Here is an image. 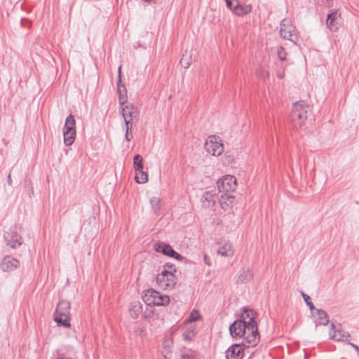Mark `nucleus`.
Returning a JSON list of instances; mask_svg holds the SVG:
<instances>
[{"label": "nucleus", "instance_id": "f257e3e1", "mask_svg": "<svg viewBox=\"0 0 359 359\" xmlns=\"http://www.w3.org/2000/svg\"><path fill=\"white\" fill-rule=\"evenodd\" d=\"M256 313L251 309H244L241 319L235 320L229 327L233 338L243 337V344L247 347L256 346L260 339L256 321Z\"/></svg>", "mask_w": 359, "mask_h": 359}, {"label": "nucleus", "instance_id": "f03ea898", "mask_svg": "<svg viewBox=\"0 0 359 359\" xmlns=\"http://www.w3.org/2000/svg\"><path fill=\"white\" fill-rule=\"evenodd\" d=\"M309 106L304 101L295 102L291 111V122L294 128H301L308 118Z\"/></svg>", "mask_w": 359, "mask_h": 359}, {"label": "nucleus", "instance_id": "7ed1b4c3", "mask_svg": "<svg viewBox=\"0 0 359 359\" xmlns=\"http://www.w3.org/2000/svg\"><path fill=\"white\" fill-rule=\"evenodd\" d=\"M174 272H176V269H172V266L165 265L164 269L156 276L158 286L163 290H172L176 284Z\"/></svg>", "mask_w": 359, "mask_h": 359}, {"label": "nucleus", "instance_id": "20e7f679", "mask_svg": "<svg viewBox=\"0 0 359 359\" xmlns=\"http://www.w3.org/2000/svg\"><path fill=\"white\" fill-rule=\"evenodd\" d=\"M70 303L66 300H60L57 304L55 315L54 320L60 326L64 327H70Z\"/></svg>", "mask_w": 359, "mask_h": 359}, {"label": "nucleus", "instance_id": "39448f33", "mask_svg": "<svg viewBox=\"0 0 359 359\" xmlns=\"http://www.w3.org/2000/svg\"><path fill=\"white\" fill-rule=\"evenodd\" d=\"M142 299L149 306H167L170 303L168 295L162 294L154 289H149L145 291Z\"/></svg>", "mask_w": 359, "mask_h": 359}, {"label": "nucleus", "instance_id": "423d86ee", "mask_svg": "<svg viewBox=\"0 0 359 359\" xmlns=\"http://www.w3.org/2000/svg\"><path fill=\"white\" fill-rule=\"evenodd\" d=\"M121 112L126 127V135H128L131 132L133 123L138 120L139 110L137 107L128 104L122 108Z\"/></svg>", "mask_w": 359, "mask_h": 359}, {"label": "nucleus", "instance_id": "0eeeda50", "mask_svg": "<svg viewBox=\"0 0 359 359\" xmlns=\"http://www.w3.org/2000/svg\"><path fill=\"white\" fill-rule=\"evenodd\" d=\"M280 36L294 43H297V33L295 27L292 24L289 19H283L280 25Z\"/></svg>", "mask_w": 359, "mask_h": 359}, {"label": "nucleus", "instance_id": "6e6552de", "mask_svg": "<svg viewBox=\"0 0 359 359\" xmlns=\"http://www.w3.org/2000/svg\"><path fill=\"white\" fill-rule=\"evenodd\" d=\"M205 149L212 156H219L224 151V146L219 136H208L205 140Z\"/></svg>", "mask_w": 359, "mask_h": 359}, {"label": "nucleus", "instance_id": "1a4fd4ad", "mask_svg": "<svg viewBox=\"0 0 359 359\" xmlns=\"http://www.w3.org/2000/svg\"><path fill=\"white\" fill-rule=\"evenodd\" d=\"M236 179L233 175H226L217 181L219 192H232L236 189Z\"/></svg>", "mask_w": 359, "mask_h": 359}, {"label": "nucleus", "instance_id": "9d476101", "mask_svg": "<svg viewBox=\"0 0 359 359\" xmlns=\"http://www.w3.org/2000/svg\"><path fill=\"white\" fill-rule=\"evenodd\" d=\"M330 339L337 341H349L351 334L343 329H336L334 323H331L329 330Z\"/></svg>", "mask_w": 359, "mask_h": 359}, {"label": "nucleus", "instance_id": "9b49d317", "mask_svg": "<svg viewBox=\"0 0 359 359\" xmlns=\"http://www.w3.org/2000/svg\"><path fill=\"white\" fill-rule=\"evenodd\" d=\"M243 346H245L243 342L231 345L225 352L226 359H243L244 355Z\"/></svg>", "mask_w": 359, "mask_h": 359}, {"label": "nucleus", "instance_id": "f8f14e48", "mask_svg": "<svg viewBox=\"0 0 359 359\" xmlns=\"http://www.w3.org/2000/svg\"><path fill=\"white\" fill-rule=\"evenodd\" d=\"M154 247L157 252H161L165 255L175 258L177 260L182 259V256L176 251H175L168 244H165L164 243H156Z\"/></svg>", "mask_w": 359, "mask_h": 359}, {"label": "nucleus", "instance_id": "ddd939ff", "mask_svg": "<svg viewBox=\"0 0 359 359\" xmlns=\"http://www.w3.org/2000/svg\"><path fill=\"white\" fill-rule=\"evenodd\" d=\"M6 245L12 248H16L22 244L21 236L14 231H9L4 234Z\"/></svg>", "mask_w": 359, "mask_h": 359}, {"label": "nucleus", "instance_id": "4468645a", "mask_svg": "<svg viewBox=\"0 0 359 359\" xmlns=\"http://www.w3.org/2000/svg\"><path fill=\"white\" fill-rule=\"evenodd\" d=\"M341 13L338 10L333 11L327 15V26L332 32H337L339 29V20Z\"/></svg>", "mask_w": 359, "mask_h": 359}, {"label": "nucleus", "instance_id": "2eb2a0df", "mask_svg": "<svg viewBox=\"0 0 359 359\" xmlns=\"http://www.w3.org/2000/svg\"><path fill=\"white\" fill-rule=\"evenodd\" d=\"M19 265L20 262L18 259L6 256L2 259L0 266L4 271H11L17 269Z\"/></svg>", "mask_w": 359, "mask_h": 359}, {"label": "nucleus", "instance_id": "dca6fc26", "mask_svg": "<svg viewBox=\"0 0 359 359\" xmlns=\"http://www.w3.org/2000/svg\"><path fill=\"white\" fill-rule=\"evenodd\" d=\"M63 135H76L75 119L72 114H69L66 118Z\"/></svg>", "mask_w": 359, "mask_h": 359}, {"label": "nucleus", "instance_id": "f3484780", "mask_svg": "<svg viewBox=\"0 0 359 359\" xmlns=\"http://www.w3.org/2000/svg\"><path fill=\"white\" fill-rule=\"evenodd\" d=\"M312 313L317 317V323L323 325H327L329 323V317L325 311L316 309Z\"/></svg>", "mask_w": 359, "mask_h": 359}, {"label": "nucleus", "instance_id": "a211bd4d", "mask_svg": "<svg viewBox=\"0 0 359 359\" xmlns=\"http://www.w3.org/2000/svg\"><path fill=\"white\" fill-rule=\"evenodd\" d=\"M217 253L222 257H230L233 255L232 245L229 242H225L217 250Z\"/></svg>", "mask_w": 359, "mask_h": 359}, {"label": "nucleus", "instance_id": "6ab92c4d", "mask_svg": "<svg viewBox=\"0 0 359 359\" xmlns=\"http://www.w3.org/2000/svg\"><path fill=\"white\" fill-rule=\"evenodd\" d=\"M253 278V273L250 269H243L240 271L237 281L239 283H246Z\"/></svg>", "mask_w": 359, "mask_h": 359}, {"label": "nucleus", "instance_id": "aec40b11", "mask_svg": "<svg viewBox=\"0 0 359 359\" xmlns=\"http://www.w3.org/2000/svg\"><path fill=\"white\" fill-rule=\"evenodd\" d=\"M252 11V6L250 5H241L236 2V4L233 7V12L237 15H244Z\"/></svg>", "mask_w": 359, "mask_h": 359}, {"label": "nucleus", "instance_id": "412c9836", "mask_svg": "<svg viewBox=\"0 0 359 359\" xmlns=\"http://www.w3.org/2000/svg\"><path fill=\"white\" fill-rule=\"evenodd\" d=\"M130 316L133 318H137L142 313V309L140 302H133L130 306Z\"/></svg>", "mask_w": 359, "mask_h": 359}, {"label": "nucleus", "instance_id": "4be33fe9", "mask_svg": "<svg viewBox=\"0 0 359 359\" xmlns=\"http://www.w3.org/2000/svg\"><path fill=\"white\" fill-rule=\"evenodd\" d=\"M117 92L119 95V103L121 105H123L127 101V90L124 86L121 84V82H118Z\"/></svg>", "mask_w": 359, "mask_h": 359}, {"label": "nucleus", "instance_id": "5701e85b", "mask_svg": "<svg viewBox=\"0 0 359 359\" xmlns=\"http://www.w3.org/2000/svg\"><path fill=\"white\" fill-rule=\"evenodd\" d=\"M196 332H197L196 326H191L183 332V340L187 342L191 341L193 339V338L196 336Z\"/></svg>", "mask_w": 359, "mask_h": 359}, {"label": "nucleus", "instance_id": "b1692460", "mask_svg": "<svg viewBox=\"0 0 359 359\" xmlns=\"http://www.w3.org/2000/svg\"><path fill=\"white\" fill-rule=\"evenodd\" d=\"M135 182L138 184H144L148 181V175L146 172L142 170H135Z\"/></svg>", "mask_w": 359, "mask_h": 359}, {"label": "nucleus", "instance_id": "393cba45", "mask_svg": "<svg viewBox=\"0 0 359 359\" xmlns=\"http://www.w3.org/2000/svg\"><path fill=\"white\" fill-rule=\"evenodd\" d=\"M150 204L151 205V208H152L154 212L156 214H157L161 209V198L158 197H155V196L152 197L150 199Z\"/></svg>", "mask_w": 359, "mask_h": 359}, {"label": "nucleus", "instance_id": "a878e982", "mask_svg": "<svg viewBox=\"0 0 359 359\" xmlns=\"http://www.w3.org/2000/svg\"><path fill=\"white\" fill-rule=\"evenodd\" d=\"M201 318L199 312L196 310H193L189 314V317L184 320L185 324L191 323L197 321Z\"/></svg>", "mask_w": 359, "mask_h": 359}, {"label": "nucleus", "instance_id": "bb28decb", "mask_svg": "<svg viewBox=\"0 0 359 359\" xmlns=\"http://www.w3.org/2000/svg\"><path fill=\"white\" fill-rule=\"evenodd\" d=\"M142 157L140 154H136L133 158V166L135 170H142L143 163Z\"/></svg>", "mask_w": 359, "mask_h": 359}, {"label": "nucleus", "instance_id": "cd10ccee", "mask_svg": "<svg viewBox=\"0 0 359 359\" xmlns=\"http://www.w3.org/2000/svg\"><path fill=\"white\" fill-rule=\"evenodd\" d=\"M204 203H208V205L215 203V194L212 191H206L203 196Z\"/></svg>", "mask_w": 359, "mask_h": 359}, {"label": "nucleus", "instance_id": "c85d7f7f", "mask_svg": "<svg viewBox=\"0 0 359 359\" xmlns=\"http://www.w3.org/2000/svg\"><path fill=\"white\" fill-rule=\"evenodd\" d=\"M192 62L191 57L189 55H183L182 57L180 60L181 65L185 68L187 69L190 67L191 64Z\"/></svg>", "mask_w": 359, "mask_h": 359}, {"label": "nucleus", "instance_id": "c756f323", "mask_svg": "<svg viewBox=\"0 0 359 359\" xmlns=\"http://www.w3.org/2000/svg\"><path fill=\"white\" fill-rule=\"evenodd\" d=\"M302 296L304 302H306V305L309 307V309L313 312L316 309V308L313 303L311 302L310 297L308 294H305L304 292H302Z\"/></svg>", "mask_w": 359, "mask_h": 359}, {"label": "nucleus", "instance_id": "7c9ffc66", "mask_svg": "<svg viewBox=\"0 0 359 359\" xmlns=\"http://www.w3.org/2000/svg\"><path fill=\"white\" fill-rule=\"evenodd\" d=\"M277 53L280 60H287L286 56L287 53L285 52L283 47L280 46L278 48Z\"/></svg>", "mask_w": 359, "mask_h": 359}, {"label": "nucleus", "instance_id": "2f4dec72", "mask_svg": "<svg viewBox=\"0 0 359 359\" xmlns=\"http://www.w3.org/2000/svg\"><path fill=\"white\" fill-rule=\"evenodd\" d=\"M64 137V143L67 146L72 145L75 141L76 136H63Z\"/></svg>", "mask_w": 359, "mask_h": 359}, {"label": "nucleus", "instance_id": "473e14b6", "mask_svg": "<svg viewBox=\"0 0 359 359\" xmlns=\"http://www.w3.org/2000/svg\"><path fill=\"white\" fill-rule=\"evenodd\" d=\"M194 355L193 353H185L182 355V359H194Z\"/></svg>", "mask_w": 359, "mask_h": 359}, {"label": "nucleus", "instance_id": "72a5a7b5", "mask_svg": "<svg viewBox=\"0 0 359 359\" xmlns=\"http://www.w3.org/2000/svg\"><path fill=\"white\" fill-rule=\"evenodd\" d=\"M226 3L227 7L233 11V7L235 6L233 2L231 0H226Z\"/></svg>", "mask_w": 359, "mask_h": 359}, {"label": "nucleus", "instance_id": "f704fd0d", "mask_svg": "<svg viewBox=\"0 0 359 359\" xmlns=\"http://www.w3.org/2000/svg\"><path fill=\"white\" fill-rule=\"evenodd\" d=\"M203 259H204V262L205 263L208 265V266H210L211 265V263H210V257H208L207 255H204L203 256Z\"/></svg>", "mask_w": 359, "mask_h": 359}, {"label": "nucleus", "instance_id": "c9c22d12", "mask_svg": "<svg viewBox=\"0 0 359 359\" xmlns=\"http://www.w3.org/2000/svg\"><path fill=\"white\" fill-rule=\"evenodd\" d=\"M347 344L350 346H351L355 350V351L358 353L359 351V346L351 341H348Z\"/></svg>", "mask_w": 359, "mask_h": 359}, {"label": "nucleus", "instance_id": "e433bc0d", "mask_svg": "<svg viewBox=\"0 0 359 359\" xmlns=\"http://www.w3.org/2000/svg\"><path fill=\"white\" fill-rule=\"evenodd\" d=\"M118 82L121 81V65L118 67Z\"/></svg>", "mask_w": 359, "mask_h": 359}, {"label": "nucleus", "instance_id": "4c0bfd02", "mask_svg": "<svg viewBox=\"0 0 359 359\" xmlns=\"http://www.w3.org/2000/svg\"><path fill=\"white\" fill-rule=\"evenodd\" d=\"M284 76H285V74H284V72H278V73H277V76H278V79H283V78H284Z\"/></svg>", "mask_w": 359, "mask_h": 359}, {"label": "nucleus", "instance_id": "58836bf2", "mask_svg": "<svg viewBox=\"0 0 359 359\" xmlns=\"http://www.w3.org/2000/svg\"><path fill=\"white\" fill-rule=\"evenodd\" d=\"M8 184L9 185H11V184H12V180H11V175H8Z\"/></svg>", "mask_w": 359, "mask_h": 359}, {"label": "nucleus", "instance_id": "ea45409f", "mask_svg": "<svg viewBox=\"0 0 359 359\" xmlns=\"http://www.w3.org/2000/svg\"><path fill=\"white\" fill-rule=\"evenodd\" d=\"M226 198L229 199L232 198L231 194H226Z\"/></svg>", "mask_w": 359, "mask_h": 359}, {"label": "nucleus", "instance_id": "a19ab883", "mask_svg": "<svg viewBox=\"0 0 359 359\" xmlns=\"http://www.w3.org/2000/svg\"><path fill=\"white\" fill-rule=\"evenodd\" d=\"M126 137V139L128 140V141H130V138H129L130 136L128 135H126L125 136Z\"/></svg>", "mask_w": 359, "mask_h": 359}, {"label": "nucleus", "instance_id": "79ce46f5", "mask_svg": "<svg viewBox=\"0 0 359 359\" xmlns=\"http://www.w3.org/2000/svg\"><path fill=\"white\" fill-rule=\"evenodd\" d=\"M332 1V0H326V1H327V3H330V1Z\"/></svg>", "mask_w": 359, "mask_h": 359}, {"label": "nucleus", "instance_id": "37998d69", "mask_svg": "<svg viewBox=\"0 0 359 359\" xmlns=\"http://www.w3.org/2000/svg\"><path fill=\"white\" fill-rule=\"evenodd\" d=\"M357 353H358V357H359V351H358Z\"/></svg>", "mask_w": 359, "mask_h": 359}]
</instances>
